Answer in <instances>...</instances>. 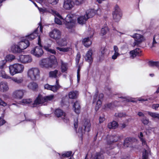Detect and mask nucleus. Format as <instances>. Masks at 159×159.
Masks as SVG:
<instances>
[{
  "instance_id": "obj_1",
  "label": "nucleus",
  "mask_w": 159,
  "mask_h": 159,
  "mask_svg": "<svg viewBox=\"0 0 159 159\" xmlns=\"http://www.w3.org/2000/svg\"><path fill=\"white\" fill-rule=\"evenodd\" d=\"M51 13L55 16H57L59 18L62 20V22L65 23L66 27L70 29L73 27L75 25V21L73 20V16L72 14H69L67 15L65 18L61 16L57 11L52 10Z\"/></svg>"
},
{
  "instance_id": "obj_2",
  "label": "nucleus",
  "mask_w": 159,
  "mask_h": 159,
  "mask_svg": "<svg viewBox=\"0 0 159 159\" xmlns=\"http://www.w3.org/2000/svg\"><path fill=\"white\" fill-rule=\"evenodd\" d=\"M57 64V59L53 55H51L48 58L43 59L39 61L40 66L44 68L52 67Z\"/></svg>"
},
{
  "instance_id": "obj_3",
  "label": "nucleus",
  "mask_w": 159,
  "mask_h": 159,
  "mask_svg": "<svg viewBox=\"0 0 159 159\" xmlns=\"http://www.w3.org/2000/svg\"><path fill=\"white\" fill-rule=\"evenodd\" d=\"M9 69L10 74L13 76L17 74L22 73L24 70V66L22 64L16 63L10 65Z\"/></svg>"
},
{
  "instance_id": "obj_4",
  "label": "nucleus",
  "mask_w": 159,
  "mask_h": 159,
  "mask_svg": "<svg viewBox=\"0 0 159 159\" xmlns=\"http://www.w3.org/2000/svg\"><path fill=\"white\" fill-rule=\"evenodd\" d=\"M27 76L31 80L33 81L36 80L40 77V70L37 68H30L27 71Z\"/></svg>"
},
{
  "instance_id": "obj_5",
  "label": "nucleus",
  "mask_w": 159,
  "mask_h": 159,
  "mask_svg": "<svg viewBox=\"0 0 159 159\" xmlns=\"http://www.w3.org/2000/svg\"><path fill=\"white\" fill-rule=\"evenodd\" d=\"M38 44L39 46H36L33 48L31 51V53L36 57H41L43 53V51L42 48V45L39 36L38 37Z\"/></svg>"
},
{
  "instance_id": "obj_6",
  "label": "nucleus",
  "mask_w": 159,
  "mask_h": 159,
  "mask_svg": "<svg viewBox=\"0 0 159 159\" xmlns=\"http://www.w3.org/2000/svg\"><path fill=\"white\" fill-rule=\"evenodd\" d=\"M91 124L89 120H84L83 122V126H80L79 128L78 133L79 135H82L85 132H89L90 130Z\"/></svg>"
},
{
  "instance_id": "obj_7",
  "label": "nucleus",
  "mask_w": 159,
  "mask_h": 159,
  "mask_svg": "<svg viewBox=\"0 0 159 159\" xmlns=\"http://www.w3.org/2000/svg\"><path fill=\"white\" fill-rule=\"evenodd\" d=\"M103 97V94L100 93L98 96V93H96L93 96V103H96L95 110L97 111L101 106L102 104V100Z\"/></svg>"
},
{
  "instance_id": "obj_8",
  "label": "nucleus",
  "mask_w": 159,
  "mask_h": 159,
  "mask_svg": "<svg viewBox=\"0 0 159 159\" xmlns=\"http://www.w3.org/2000/svg\"><path fill=\"white\" fill-rule=\"evenodd\" d=\"M18 62L23 64H27L31 62L32 58L30 55H21L17 58Z\"/></svg>"
},
{
  "instance_id": "obj_9",
  "label": "nucleus",
  "mask_w": 159,
  "mask_h": 159,
  "mask_svg": "<svg viewBox=\"0 0 159 159\" xmlns=\"http://www.w3.org/2000/svg\"><path fill=\"white\" fill-rule=\"evenodd\" d=\"M131 37L134 39V41L133 43V45L134 46L139 45L145 40V39L143 36L142 35L138 34H135L131 36Z\"/></svg>"
},
{
  "instance_id": "obj_10",
  "label": "nucleus",
  "mask_w": 159,
  "mask_h": 159,
  "mask_svg": "<svg viewBox=\"0 0 159 159\" xmlns=\"http://www.w3.org/2000/svg\"><path fill=\"white\" fill-rule=\"evenodd\" d=\"M55 114L58 117H61L65 122L67 123L69 121L68 116L61 109H57L55 111Z\"/></svg>"
},
{
  "instance_id": "obj_11",
  "label": "nucleus",
  "mask_w": 159,
  "mask_h": 159,
  "mask_svg": "<svg viewBox=\"0 0 159 159\" xmlns=\"http://www.w3.org/2000/svg\"><path fill=\"white\" fill-rule=\"evenodd\" d=\"M75 5L74 2L73 0H64L62 7L65 10H70L74 7Z\"/></svg>"
},
{
  "instance_id": "obj_12",
  "label": "nucleus",
  "mask_w": 159,
  "mask_h": 159,
  "mask_svg": "<svg viewBox=\"0 0 159 159\" xmlns=\"http://www.w3.org/2000/svg\"><path fill=\"white\" fill-rule=\"evenodd\" d=\"M122 13L119 7L116 5L115 7L114 10L113 12V18L115 21H118L120 19Z\"/></svg>"
},
{
  "instance_id": "obj_13",
  "label": "nucleus",
  "mask_w": 159,
  "mask_h": 159,
  "mask_svg": "<svg viewBox=\"0 0 159 159\" xmlns=\"http://www.w3.org/2000/svg\"><path fill=\"white\" fill-rule=\"evenodd\" d=\"M61 32L59 30L54 29L49 33V36L55 40L57 42L60 39Z\"/></svg>"
},
{
  "instance_id": "obj_14",
  "label": "nucleus",
  "mask_w": 159,
  "mask_h": 159,
  "mask_svg": "<svg viewBox=\"0 0 159 159\" xmlns=\"http://www.w3.org/2000/svg\"><path fill=\"white\" fill-rule=\"evenodd\" d=\"M42 26L40 25L37 29L33 33L26 36L27 39L30 40H32L35 39L40 33H42Z\"/></svg>"
},
{
  "instance_id": "obj_15",
  "label": "nucleus",
  "mask_w": 159,
  "mask_h": 159,
  "mask_svg": "<svg viewBox=\"0 0 159 159\" xmlns=\"http://www.w3.org/2000/svg\"><path fill=\"white\" fill-rule=\"evenodd\" d=\"M137 141V140L134 138H127L124 140L123 145L125 147H132Z\"/></svg>"
},
{
  "instance_id": "obj_16",
  "label": "nucleus",
  "mask_w": 159,
  "mask_h": 159,
  "mask_svg": "<svg viewBox=\"0 0 159 159\" xmlns=\"http://www.w3.org/2000/svg\"><path fill=\"white\" fill-rule=\"evenodd\" d=\"M60 87L58 79L56 80V85H50L48 84H46L44 85V88L45 89L50 90L53 92H56Z\"/></svg>"
},
{
  "instance_id": "obj_17",
  "label": "nucleus",
  "mask_w": 159,
  "mask_h": 159,
  "mask_svg": "<svg viewBox=\"0 0 159 159\" xmlns=\"http://www.w3.org/2000/svg\"><path fill=\"white\" fill-rule=\"evenodd\" d=\"M24 90H17L15 91L13 93V97L14 98L18 99H21L23 97Z\"/></svg>"
},
{
  "instance_id": "obj_18",
  "label": "nucleus",
  "mask_w": 159,
  "mask_h": 159,
  "mask_svg": "<svg viewBox=\"0 0 159 159\" xmlns=\"http://www.w3.org/2000/svg\"><path fill=\"white\" fill-rule=\"evenodd\" d=\"M22 52L26 49L30 45V43L28 40L23 39L18 43Z\"/></svg>"
},
{
  "instance_id": "obj_19",
  "label": "nucleus",
  "mask_w": 159,
  "mask_h": 159,
  "mask_svg": "<svg viewBox=\"0 0 159 159\" xmlns=\"http://www.w3.org/2000/svg\"><path fill=\"white\" fill-rule=\"evenodd\" d=\"M93 51L91 49H89L86 52L84 58L85 60L88 62L89 64L92 63L93 61L92 57Z\"/></svg>"
},
{
  "instance_id": "obj_20",
  "label": "nucleus",
  "mask_w": 159,
  "mask_h": 159,
  "mask_svg": "<svg viewBox=\"0 0 159 159\" xmlns=\"http://www.w3.org/2000/svg\"><path fill=\"white\" fill-rule=\"evenodd\" d=\"M10 50L11 52L14 53H20L22 52L18 43L13 44L11 47Z\"/></svg>"
},
{
  "instance_id": "obj_21",
  "label": "nucleus",
  "mask_w": 159,
  "mask_h": 159,
  "mask_svg": "<svg viewBox=\"0 0 159 159\" xmlns=\"http://www.w3.org/2000/svg\"><path fill=\"white\" fill-rule=\"evenodd\" d=\"M9 87L7 83L5 81H1L0 82V91L4 92L7 91Z\"/></svg>"
},
{
  "instance_id": "obj_22",
  "label": "nucleus",
  "mask_w": 159,
  "mask_h": 159,
  "mask_svg": "<svg viewBox=\"0 0 159 159\" xmlns=\"http://www.w3.org/2000/svg\"><path fill=\"white\" fill-rule=\"evenodd\" d=\"M27 87L29 89L34 91L38 88V85L36 83L33 81L30 82Z\"/></svg>"
},
{
  "instance_id": "obj_23",
  "label": "nucleus",
  "mask_w": 159,
  "mask_h": 159,
  "mask_svg": "<svg viewBox=\"0 0 159 159\" xmlns=\"http://www.w3.org/2000/svg\"><path fill=\"white\" fill-rule=\"evenodd\" d=\"M49 76L50 77L57 78L58 76H60L61 73L60 72H58V70H55L54 71H51L49 72ZM57 79H56V80Z\"/></svg>"
},
{
  "instance_id": "obj_24",
  "label": "nucleus",
  "mask_w": 159,
  "mask_h": 159,
  "mask_svg": "<svg viewBox=\"0 0 159 159\" xmlns=\"http://www.w3.org/2000/svg\"><path fill=\"white\" fill-rule=\"evenodd\" d=\"M141 50L139 48L135 49L134 50L130 52V56L133 58L135 57L136 56H139L141 55Z\"/></svg>"
},
{
  "instance_id": "obj_25",
  "label": "nucleus",
  "mask_w": 159,
  "mask_h": 159,
  "mask_svg": "<svg viewBox=\"0 0 159 159\" xmlns=\"http://www.w3.org/2000/svg\"><path fill=\"white\" fill-rule=\"evenodd\" d=\"M45 102L44 97L41 95H39L35 100L34 105L43 104Z\"/></svg>"
},
{
  "instance_id": "obj_26",
  "label": "nucleus",
  "mask_w": 159,
  "mask_h": 159,
  "mask_svg": "<svg viewBox=\"0 0 159 159\" xmlns=\"http://www.w3.org/2000/svg\"><path fill=\"white\" fill-rule=\"evenodd\" d=\"M71 152H67L62 154L60 157L62 159H74L73 157L71 156Z\"/></svg>"
},
{
  "instance_id": "obj_27",
  "label": "nucleus",
  "mask_w": 159,
  "mask_h": 159,
  "mask_svg": "<svg viewBox=\"0 0 159 159\" xmlns=\"http://www.w3.org/2000/svg\"><path fill=\"white\" fill-rule=\"evenodd\" d=\"M74 111L77 114H79L80 112V106L79 102L77 101L75 102L73 106Z\"/></svg>"
},
{
  "instance_id": "obj_28",
  "label": "nucleus",
  "mask_w": 159,
  "mask_h": 159,
  "mask_svg": "<svg viewBox=\"0 0 159 159\" xmlns=\"http://www.w3.org/2000/svg\"><path fill=\"white\" fill-rule=\"evenodd\" d=\"M124 98L125 99L124 101H126L127 102H136L137 100H138L140 101H146L148 100L147 99H144L141 98H137L135 99L134 98Z\"/></svg>"
},
{
  "instance_id": "obj_29",
  "label": "nucleus",
  "mask_w": 159,
  "mask_h": 159,
  "mask_svg": "<svg viewBox=\"0 0 159 159\" xmlns=\"http://www.w3.org/2000/svg\"><path fill=\"white\" fill-rule=\"evenodd\" d=\"M87 20L85 15L81 16L78 18V22L80 24L83 25L85 23Z\"/></svg>"
},
{
  "instance_id": "obj_30",
  "label": "nucleus",
  "mask_w": 159,
  "mask_h": 159,
  "mask_svg": "<svg viewBox=\"0 0 159 159\" xmlns=\"http://www.w3.org/2000/svg\"><path fill=\"white\" fill-rule=\"evenodd\" d=\"M95 14V12L94 10L91 9L88 10L86 11L85 15L88 19L89 18L92 17Z\"/></svg>"
},
{
  "instance_id": "obj_31",
  "label": "nucleus",
  "mask_w": 159,
  "mask_h": 159,
  "mask_svg": "<svg viewBox=\"0 0 159 159\" xmlns=\"http://www.w3.org/2000/svg\"><path fill=\"white\" fill-rule=\"evenodd\" d=\"M61 70L62 72L66 73L68 69V64L66 63L61 61Z\"/></svg>"
},
{
  "instance_id": "obj_32",
  "label": "nucleus",
  "mask_w": 159,
  "mask_h": 159,
  "mask_svg": "<svg viewBox=\"0 0 159 159\" xmlns=\"http://www.w3.org/2000/svg\"><path fill=\"white\" fill-rule=\"evenodd\" d=\"M0 77L4 79H9L11 78V77L7 74L5 71L3 70H0Z\"/></svg>"
},
{
  "instance_id": "obj_33",
  "label": "nucleus",
  "mask_w": 159,
  "mask_h": 159,
  "mask_svg": "<svg viewBox=\"0 0 159 159\" xmlns=\"http://www.w3.org/2000/svg\"><path fill=\"white\" fill-rule=\"evenodd\" d=\"M78 95V91H72L69 92V97L70 98L75 99Z\"/></svg>"
},
{
  "instance_id": "obj_34",
  "label": "nucleus",
  "mask_w": 159,
  "mask_h": 159,
  "mask_svg": "<svg viewBox=\"0 0 159 159\" xmlns=\"http://www.w3.org/2000/svg\"><path fill=\"white\" fill-rule=\"evenodd\" d=\"M57 43L59 46H65L67 44V42H66V39L65 38H64L63 39H60L59 40H58L57 41Z\"/></svg>"
},
{
  "instance_id": "obj_35",
  "label": "nucleus",
  "mask_w": 159,
  "mask_h": 159,
  "mask_svg": "<svg viewBox=\"0 0 159 159\" xmlns=\"http://www.w3.org/2000/svg\"><path fill=\"white\" fill-rule=\"evenodd\" d=\"M82 43L84 46L87 47L89 46L92 44V41L89 38H84L82 41Z\"/></svg>"
},
{
  "instance_id": "obj_36",
  "label": "nucleus",
  "mask_w": 159,
  "mask_h": 159,
  "mask_svg": "<svg viewBox=\"0 0 159 159\" xmlns=\"http://www.w3.org/2000/svg\"><path fill=\"white\" fill-rule=\"evenodd\" d=\"M118 126V124L115 121H113L108 124V127L109 129H116Z\"/></svg>"
},
{
  "instance_id": "obj_37",
  "label": "nucleus",
  "mask_w": 159,
  "mask_h": 159,
  "mask_svg": "<svg viewBox=\"0 0 159 159\" xmlns=\"http://www.w3.org/2000/svg\"><path fill=\"white\" fill-rule=\"evenodd\" d=\"M159 40V34H155L153 38V42L152 43V47H154L156 44L157 43V41Z\"/></svg>"
},
{
  "instance_id": "obj_38",
  "label": "nucleus",
  "mask_w": 159,
  "mask_h": 159,
  "mask_svg": "<svg viewBox=\"0 0 159 159\" xmlns=\"http://www.w3.org/2000/svg\"><path fill=\"white\" fill-rule=\"evenodd\" d=\"M108 30V29L107 25H106L103 28H102L99 33L100 36H102L105 35Z\"/></svg>"
},
{
  "instance_id": "obj_39",
  "label": "nucleus",
  "mask_w": 159,
  "mask_h": 159,
  "mask_svg": "<svg viewBox=\"0 0 159 159\" xmlns=\"http://www.w3.org/2000/svg\"><path fill=\"white\" fill-rule=\"evenodd\" d=\"M32 101L31 99H25L19 102L18 103L20 104H26L30 103Z\"/></svg>"
},
{
  "instance_id": "obj_40",
  "label": "nucleus",
  "mask_w": 159,
  "mask_h": 159,
  "mask_svg": "<svg viewBox=\"0 0 159 159\" xmlns=\"http://www.w3.org/2000/svg\"><path fill=\"white\" fill-rule=\"evenodd\" d=\"M107 50L105 47H102L100 50L101 54L99 56L101 59H102L104 56L106 54Z\"/></svg>"
},
{
  "instance_id": "obj_41",
  "label": "nucleus",
  "mask_w": 159,
  "mask_h": 159,
  "mask_svg": "<svg viewBox=\"0 0 159 159\" xmlns=\"http://www.w3.org/2000/svg\"><path fill=\"white\" fill-rule=\"evenodd\" d=\"M51 47V45H48V46H44V49L49 52V53H51L53 54H56V51L54 49H52L50 48Z\"/></svg>"
},
{
  "instance_id": "obj_42",
  "label": "nucleus",
  "mask_w": 159,
  "mask_h": 159,
  "mask_svg": "<svg viewBox=\"0 0 159 159\" xmlns=\"http://www.w3.org/2000/svg\"><path fill=\"white\" fill-rule=\"evenodd\" d=\"M11 80L15 83L20 84L22 83L23 81V79L22 78H17L16 77H11Z\"/></svg>"
},
{
  "instance_id": "obj_43",
  "label": "nucleus",
  "mask_w": 159,
  "mask_h": 159,
  "mask_svg": "<svg viewBox=\"0 0 159 159\" xmlns=\"http://www.w3.org/2000/svg\"><path fill=\"white\" fill-rule=\"evenodd\" d=\"M92 159H103L104 158L103 154L101 153H97L95 154V156L92 157Z\"/></svg>"
},
{
  "instance_id": "obj_44",
  "label": "nucleus",
  "mask_w": 159,
  "mask_h": 159,
  "mask_svg": "<svg viewBox=\"0 0 159 159\" xmlns=\"http://www.w3.org/2000/svg\"><path fill=\"white\" fill-rule=\"evenodd\" d=\"M57 50H59V51L62 52H67L70 51L71 49V48L70 47H68L66 48H61L57 47L56 48Z\"/></svg>"
},
{
  "instance_id": "obj_45",
  "label": "nucleus",
  "mask_w": 159,
  "mask_h": 159,
  "mask_svg": "<svg viewBox=\"0 0 159 159\" xmlns=\"http://www.w3.org/2000/svg\"><path fill=\"white\" fill-rule=\"evenodd\" d=\"M138 136L140 140L142 142L143 145H145L146 146H147L146 141L143 138V135L142 132H140Z\"/></svg>"
},
{
  "instance_id": "obj_46",
  "label": "nucleus",
  "mask_w": 159,
  "mask_h": 159,
  "mask_svg": "<svg viewBox=\"0 0 159 159\" xmlns=\"http://www.w3.org/2000/svg\"><path fill=\"white\" fill-rule=\"evenodd\" d=\"M15 58V57L12 54H8L6 56L5 60L6 61H11Z\"/></svg>"
},
{
  "instance_id": "obj_47",
  "label": "nucleus",
  "mask_w": 159,
  "mask_h": 159,
  "mask_svg": "<svg viewBox=\"0 0 159 159\" xmlns=\"http://www.w3.org/2000/svg\"><path fill=\"white\" fill-rule=\"evenodd\" d=\"M148 114L152 117L159 120V114L150 111H148Z\"/></svg>"
},
{
  "instance_id": "obj_48",
  "label": "nucleus",
  "mask_w": 159,
  "mask_h": 159,
  "mask_svg": "<svg viewBox=\"0 0 159 159\" xmlns=\"http://www.w3.org/2000/svg\"><path fill=\"white\" fill-rule=\"evenodd\" d=\"M148 64L151 66H156L159 67V61H150L149 62Z\"/></svg>"
},
{
  "instance_id": "obj_49",
  "label": "nucleus",
  "mask_w": 159,
  "mask_h": 159,
  "mask_svg": "<svg viewBox=\"0 0 159 159\" xmlns=\"http://www.w3.org/2000/svg\"><path fill=\"white\" fill-rule=\"evenodd\" d=\"M43 97L45 102L48 101H51L53 100L54 98V97L53 95L51 94Z\"/></svg>"
},
{
  "instance_id": "obj_50",
  "label": "nucleus",
  "mask_w": 159,
  "mask_h": 159,
  "mask_svg": "<svg viewBox=\"0 0 159 159\" xmlns=\"http://www.w3.org/2000/svg\"><path fill=\"white\" fill-rule=\"evenodd\" d=\"M55 16V23L56 24L59 25H61L62 23V20L59 18L57 16Z\"/></svg>"
},
{
  "instance_id": "obj_51",
  "label": "nucleus",
  "mask_w": 159,
  "mask_h": 159,
  "mask_svg": "<svg viewBox=\"0 0 159 159\" xmlns=\"http://www.w3.org/2000/svg\"><path fill=\"white\" fill-rule=\"evenodd\" d=\"M114 136H113V135L110 136L108 137L107 138V139H108L107 143L108 144V146H109V147H110V144H111L112 143L114 142H112V140L114 139Z\"/></svg>"
},
{
  "instance_id": "obj_52",
  "label": "nucleus",
  "mask_w": 159,
  "mask_h": 159,
  "mask_svg": "<svg viewBox=\"0 0 159 159\" xmlns=\"http://www.w3.org/2000/svg\"><path fill=\"white\" fill-rule=\"evenodd\" d=\"M85 1V0H75V5L77 6L80 5L84 2Z\"/></svg>"
},
{
  "instance_id": "obj_53",
  "label": "nucleus",
  "mask_w": 159,
  "mask_h": 159,
  "mask_svg": "<svg viewBox=\"0 0 159 159\" xmlns=\"http://www.w3.org/2000/svg\"><path fill=\"white\" fill-rule=\"evenodd\" d=\"M81 57V55L79 52L77 53L76 57L75 58L76 64L77 65H78L80 59Z\"/></svg>"
},
{
  "instance_id": "obj_54",
  "label": "nucleus",
  "mask_w": 159,
  "mask_h": 159,
  "mask_svg": "<svg viewBox=\"0 0 159 159\" xmlns=\"http://www.w3.org/2000/svg\"><path fill=\"white\" fill-rule=\"evenodd\" d=\"M48 2L52 5H55L58 2L59 0H47Z\"/></svg>"
},
{
  "instance_id": "obj_55",
  "label": "nucleus",
  "mask_w": 159,
  "mask_h": 159,
  "mask_svg": "<svg viewBox=\"0 0 159 159\" xmlns=\"http://www.w3.org/2000/svg\"><path fill=\"white\" fill-rule=\"evenodd\" d=\"M148 157V152L146 150L144 149V151L143 153V159H147Z\"/></svg>"
},
{
  "instance_id": "obj_56",
  "label": "nucleus",
  "mask_w": 159,
  "mask_h": 159,
  "mask_svg": "<svg viewBox=\"0 0 159 159\" xmlns=\"http://www.w3.org/2000/svg\"><path fill=\"white\" fill-rule=\"evenodd\" d=\"M6 61L5 60H2L0 61V68L1 69H2L4 66L6 64Z\"/></svg>"
},
{
  "instance_id": "obj_57",
  "label": "nucleus",
  "mask_w": 159,
  "mask_h": 159,
  "mask_svg": "<svg viewBox=\"0 0 159 159\" xmlns=\"http://www.w3.org/2000/svg\"><path fill=\"white\" fill-rule=\"evenodd\" d=\"M141 120L143 123L145 125H147L149 123V120L146 117L143 118Z\"/></svg>"
},
{
  "instance_id": "obj_58",
  "label": "nucleus",
  "mask_w": 159,
  "mask_h": 159,
  "mask_svg": "<svg viewBox=\"0 0 159 159\" xmlns=\"http://www.w3.org/2000/svg\"><path fill=\"white\" fill-rule=\"evenodd\" d=\"M38 9L41 13H44L48 12L47 10L45 8H41L38 7Z\"/></svg>"
},
{
  "instance_id": "obj_59",
  "label": "nucleus",
  "mask_w": 159,
  "mask_h": 159,
  "mask_svg": "<svg viewBox=\"0 0 159 159\" xmlns=\"http://www.w3.org/2000/svg\"><path fill=\"white\" fill-rule=\"evenodd\" d=\"M115 116L119 117H122L125 116L126 115L125 114H123L122 113L120 112L118 113H116L115 114Z\"/></svg>"
},
{
  "instance_id": "obj_60",
  "label": "nucleus",
  "mask_w": 159,
  "mask_h": 159,
  "mask_svg": "<svg viewBox=\"0 0 159 159\" xmlns=\"http://www.w3.org/2000/svg\"><path fill=\"white\" fill-rule=\"evenodd\" d=\"M7 105V103L3 101L2 98H0V105L2 106L3 107H5Z\"/></svg>"
},
{
  "instance_id": "obj_61",
  "label": "nucleus",
  "mask_w": 159,
  "mask_h": 159,
  "mask_svg": "<svg viewBox=\"0 0 159 159\" xmlns=\"http://www.w3.org/2000/svg\"><path fill=\"white\" fill-rule=\"evenodd\" d=\"M113 50L114 52V53H119V49L117 46L115 45L114 46Z\"/></svg>"
},
{
  "instance_id": "obj_62",
  "label": "nucleus",
  "mask_w": 159,
  "mask_h": 159,
  "mask_svg": "<svg viewBox=\"0 0 159 159\" xmlns=\"http://www.w3.org/2000/svg\"><path fill=\"white\" fill-rule=\"evenodd\" d=\"M120 55L119 53H114L112 56V58L113 60L116 59L117 57Z\"/></svg>"
},
{
  "instance_id": "obj_63",
  "label": "nucleus",
  "mask_w": 159,
  "mask_h": 159,
  "mask_svg": "<svg viewBox=\"0 0 159 159\" xmlns=\"http://www.w3.org/2000/svg\"><path fill=\"white\" fill-rule=\"evenodd\" d=\"M159 107V104H153L152 106V108L156 110H157V108Z\"/></svg>"
},
{
  "instance_id": "obj_64",
  "label": "nucleus",
  "mask_w": 159,
  "mask_h": 159,
  "mask_svg": "<svg viewBox=\"0 0 159 159\" xmlns=\"http://www.w3.org/2000/svg\"><path fill=\"white\" fill-rule=\"evenodd\" d=\"M120 137L119 136L117 135L114 136V140H112V142H116L119 140Z\"/></svg>"
}]
</instances>
